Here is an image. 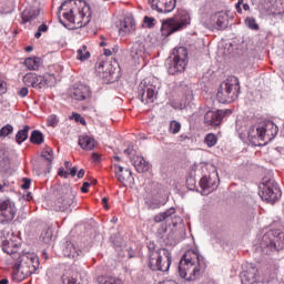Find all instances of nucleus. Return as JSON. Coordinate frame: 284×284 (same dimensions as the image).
<instances>
[{
    "mask_svg": "<svg viewBox=\"0 0 284 284\" xmlns=\"http://www.w3.org/2000/svg\"><path fill=\"white\" fill-rule=\"evenodd\" d=\"M205 265V260L199 251L187 250L179 263V274L185 281H196L201 276V268Z\"/></svg>",
    "mask_w": 284,
    "mask_h": 284,
    "instance_id": "f257e3e1",
    "label": "nucleus"
},
{
    "mask_svg": "<svg viewBox=\"0 0 284 284\" xmlns=\"http://www.w3.org/2000/svg\"><path fill=\"white\" fill-rule=\"evenodd\" d=\"M13 265V278L16 281H24L28 276H32L39 270V256L34 253H20V256L11 262Z\"/></svg>",
    "mask_w": 284,
    "mask_h": 284,
    "instance_id": "f03ea898",
    "label": "nucleus"
},
{
    "mask_svg": "<svg viewBox=\"0 0 284 284\" xmlns=\"http://www.w3.org/2000/svg\"><path fill=\"white\" fill-rule=\"evenodd\" d=\"M149 267L152 272H168L172 265V253L168 248L156 247L154 242H149L146 245Z\"/></svg>",
    "mask_w": 284,
    "mask_h": 284,
    "instance_id": "7ed1b4c3",
    "label": "nucleus"
},
{
    "mask_svg": "<svg viewBox=\"0 0 284 284\" xmlns=\"http://www.w3.org/2000/svg\"><path fill=\"white\" fill-rule=\"evenodd\" d=\"M280 250H284V231L278 229L267 231L256 247L257 254L262 256H270Z\"/></svg>",
    "mask_w": 284,
    "mask_h": 284,
    "instance_id": "20e7f679",
    "label": "nucleus"
},
{
    "mask_svg": "<svg viewBox=\"0 0 284 284\" xmlns=\"http://www.w3.org/2000/svg\"><path fill=\"white\" fill-rule=\"evenodd\" d=\"M241 94V82L239 78L231 75L221 83L216 99L219 103H233Z\"/></svg>",
    "mask_w": 284,
    "mask_h": 284,
    "instance_id": "39448f33",
    "label": "nucleus"
},
{
    "mask_svg": "<svg viewBox=\"0 0 284 284\" xmlns=\"http://www.w3.org/2000/svg\"><path fill=\"white\" fill-rule=\"evenodd\" d=\"M60 10H65L62 14L65 21L75 24L77 19H85V12L90 10V7L82 0H67L61 4ZM77 23L79 26L81 22Z\"/></svg>",
    "mask_w": 284,
    "mask_h": 284,
    "instance_id": "423d86ee",
    "label": "nucleus"
},
{
    "mask_svg": "<svg viewBox=\"0 0 284 284\" xmlns=\"http://www.w3.org/2000/svg\"><path fill=\"white\" fill-rule=\"evenodd\" d=\"M187 26H190V13L186 11H178L173 18L162 21V37H170V34H174V32L187 28Z\"/></svg>",
    "mask_w": 284,
    "mask_h": 284,
    "instance_id": "0eeeda50",
    "label": "nucleus"
},
{
    "mask_svg": "<svg viewBox=\"0 0 284 284\" xmlns=\"http://www.w3.org/2000/svg\"><path fill=\"white\" fill-rule=\"evenodd\" d=\"M160 88L161 83H159V79L146 78L142 80L138 87V98L142 103H154Z\"/></svg>",
    "mask_w": 284,
    "mask_h": 284,
    "instance_id": "6e6552de",
    "label": "nucleus"
},
{
    "mask_svg": "<svg viewBox=\"0 0 284 284\" xmlns=\"http://www.w3.org/2000/svg\"><path fill=\"white\" fill-rule=\"evenodd\" d=\"M187 65V49L179 47L173 50L172 55L166 60V69L169 74H179L185 72Z\"/></svg>",
    "mask_w": 284,
    "mask_h": 284,
    "instance_id": "1a4fd4ad",
    "label": "nucleus"
},
{
    "mask_svg": "<svg viewBox=\"0 0 284 284\" xmlns=\"http://www.w3.org/2000/svg\"><path fill=\"white\" fill-rule=\"evenodd\" d=\"M77 192L70 186L61 189V195L55 200V210L59 212H72V207L77 204Z\"/></svg>",
    "mask_w": 284,
    "mask_h": 284,
    "instance_id": "9d476101",
    "label": "nucleus"
},
{
    "mask_svg": "<svg viewBox=\"0 0 284 284\" xmlns=\"http://www.w3.org/2000/svg\"><path fill=\"white\" fill-rule=\"evenodd\" d=\"M258 194L262 201H266V203H276L282 196L281 187H278V183L274 180L265 181L262 186H260Z\"/></svg>",
    "mask_w": 284,
    "mask_h": 284,
    "instance_id": "9b49d317",
    "label": "nucleus"
},
{
    "mask_svg": "<svg viewBox=\"0 0 284 284\" xmlns=\"http://www.w3.org/2000/svg\"><path fill=\"white\" fill-rule=\"evenodd\" d=\"M256 134L260 141H273V139H276V134H278V126L268 120L256 128Z\"/></svg>",
    "mask_w": 284,
    "mask_h": 284,
    "instance_id": "f8f14e48",
    "label": "nucleus"
},
{
    "mask_svg": "<svg viewBox=\"0 0 284 284\" xmlns=\"http://www.w3.org/2000/svg\"><path fill=\"white\" fill-rule=\"evenodd\" d=\"M232 114L231 109L207 111L204 115V125L216 128L223 123L224 116H230Z\"/></svg>",
    "mask_w": 284,
    "mask_h": 284,
    "instance_id": "ddd939ff",
    "label": "nucleus"
},
{
    "mask_svg": "<svg viewBox=\"0 0 284 284\" xmlns=\"http://www.w3.org/2000/svg\"><path fill=\"white\" fill-rule=\"evenodd\" d=\"M2 251L12 258V263L16 258H19L21 254V241L19 237H13L11 240H3L1 244Z\"/></svg>",
    "mask_w": 284,
    "mask_h": 284,
    "instance_id": "4468645a",
    "label": "nucleus"
},
{
    "mask_svg": "<svg viewBox=\"0 0 284 284\" xmlns=\"http://www.w3.org/2000/svg\"><path fill=\"white\" fill-rule=\"evenodd\" d=\"M17 214V207L10 200H0V223H10Z\"/></svg>",
    "mask_w": 284,
    "mask_h": 284,
    "instance_id": "2eb2a0df",
    "label": "nucleus"
},
{
    "mask_svg": "<svg viewBox=\"0 0 284 284\" xmlns=\"http://www.w3.org/2000/svg\"><path fill=\"white\" fill-rule=\"evenodd\" d=\"M22 81L28 88H34L36 90H43V88H48L47 78L37 73H27L22 78Z\"/></svg>",
    "mask_w": 284,
    "mask_h": 284,
    "instance_id": "dca6fc26",
    "label": "nucleus"
},
{
    "mask_svg": "<svg viewBox=\"0 0 284 284\" xmlns=\"http://www.w3.org/2000/svg\"><path fill=\"white\" fill-rule=\"evenodd\" d=\"M219 173H212L211 175H205L200 180V186L202 187V191L204 194H210L219 187Z\"/></svg>",
    "mask_w": 284,
    "mask_h": 284,
    "instance_id": "f3484780",
    "label": "nucleus"
},
{
    "mask_svg": "<svg viewBox=\"0 0 284 284\" xmlns=\"http://www.w3.org/2000/svg\"><path fill=\"white\" fill-rule=\"evenodd\" d=\"M152 10H156V12L168 14V12H172L174 8H176V0H149Z\"/></svg>",
    "mask_w": 284,
    "mask_h": 284,
    "instance_id": "a211bd4d",
    "label": "nucleus"
},
{
    "mask_svg": "<svg viewBox=\"0 0 284 284\" xmlns=\"http://www.w3.org/2000/svg\"><path fill=\"white\" fill-rule=\"evenodd\" d=\"M70 97L75 101H85L90 97V87L84 84H74L70 89Z\"/></svg>",
    "mask_w": 284,
    "mask_h": 284,
    "instance_id": "6ab92c4d",
    "label": "nucleus"
},
{
    "mask_svg": "<svg viewBox=\"0 0 284 284\" xmlns=\"http://www.w3.org/2000/svg\"><path fill=\"white\" fill-rule=\"evenodd\" d=\"M156 236L165 245H174L175 243L174 230L168 227V225H162L158 229Z\"/></svg>",
    "mask_w": 284,
    "mask_h": 284,
    "instance_id": "aec40b11",
    "label": "nucleus"
},
{
    "mask_svg": "<svg viewBox=\"0 0 284 284\" xmlns=\"http://www.w3.org/2000/svg\"><path fill=\"white\" fill-rule=\"evenodd\" d=\"M114 172L118 181L128 185V183H134V178L132 176V171L130 169H124L121 165L114 166Z\"/></svg>",
    "mask_w": 284,
    "mask_h": 284,
    "instance_id": "412c9836",
    "label": "nucleus"
},
{
    "mask_svg": "<svg viewBox=\"0 0 284 284\" xmlns=\"http://www.w3.org/2000/svg\"><path fill=\"white\" fill-rule=\"evenodd\" d=\"M131 57L139 61V59H144L148 57V48H145V40H138L133 43L131 48Z\"/></svg>",
    "mask_w": 284,
    "mask_h": 284,
    "instance_id": "4be33fe9",
    "label": "nucleus"
},
{
    "mask_svg": "<svg viewBox=\"0 0 284 284\" xmlns=\"http://www.w3.org/2000/svg\"><path fill=\"white\" fill-rule=\"evenodd\" d=\"M63 256H67V258H79L83 254V251L81 248L77 247L74 243L67 241L63 244L62 248Z\"/></svg>",
    "mask_w": 284,
    "mask_h": 284,
    "instance_id": "5701e85b",
    "label": "nucleus"
},
{
    "mask_svg": "<svg viewBox=\"0 0 284 284\" xmlns=\"http://www.w3.org/2000/svg\"><path fill=\"white\" fill-rule=\"evenodd\" d=\"M135 28L136 22L134 21V18L126 17L122 22H120L119 34L120 37H125L129 32H134Z\"/></svg>",
    "mask_w": 284,
    "mask_h": 284,
    "instance_id": "b1692460",
    "label": "nucleus"
},
{
    "mask_svg": "<svg viewBox=\"0 0 284 284\" xmlns=\"http://www.w3.org/2000/svg\"><path fill=\"white\" fill-rule=\"evenodd\" d=\"M131 161L136 172L144 173L148 172V170H150V163H148V161H145L143 156H133L131 158Z\"/></svg>",
    "mask_w": 284,
    "mask_h": 284,
    "instance_id": "393cba45",
    "label": "nucleus"
},
{
    "mask_svg": "<svg viewBox=\"0 0 284 284\" xmlns=\"http://www.w3.org/2000/svg\"><path fill=\"white\" fill-rule=\"evenodd\" d=\"M80 148H82V150H94V145L97 144V141H94L93 138H91L90 135H80L79 136V141H78Z\"/></svg>",
    "mask_w": 284,
    "mask_h": 284,
    "instance_id": "a878e982",
    "label": "nucleus"
},
{
    "mask_svg": "<svg viewBox=\"0 0 284 284\" xmlns=\"http://www.w3.org/2000/svg\"><path fill=\"white\" fill-rule=\"evenodd\" d=\"M176 214V209L170 207L165 212L159 213L154 216L155 223H163V221H168V219H172Z\"/></svg>",
    "mask_w": 284,
    "mask_h": 284,
    "instance_id": "bb28decb",
    "label": "nucleus"
},
{
    "mask_svg": "<svg viewBox=\"0 0 284 284\" xmlns=\"http://www.w3.org/2000/svg\"><path fill=\"white\" fill-rule=\"evenodd\" d=\"M216 19V29L215 30H225L227 28V13L219 12L215 13Z\"/></svg>",
    "mask_w": 284,
    "mask_h": 284,
    "instance_id": "cd10ccee",
    "label": "nucleus"
},
{
    "mask_svg": "<svg viewBox=\"0 0 284 284\" xmlns=\"http://www.w3.org/2000/svg\"><path fill=\"white\" fill-rule=\"evenodd\" d=\"M24 65L29 70H39V68H41V58H27L24 60Z\"/></svg>",
    "mask_w": 284,
    "mask_h": 284,
    "instance_id": "c85d7f7f",
    "label": "nucleus"
},
{
    "mask_svg": "<svg viewBox=\"0 0 284 284\" xmlns=\"http://www.w3.org/2000/svg\"><path fill=\"white\" fill-rule=\"evenodd\" d=\"M30 132V126L24 125L22 130H19L16 134V141L18 145H21V143L28 141V133Z\"/></svg>",
    "mask_w": 284,
    "mask_h": 284,
    "instance_id": "c756f323",
    "label": "nucleus"
},
{
    "mask_svg": "<svg viewBox=\"0 0 284 284\" xmlns=\"http://www.w3.org/2000/svg\"><path fill=\"white\" fill-rule=\"evenodd\" d=\"M39 17V10L31 9V10H24L22 12V22L28 23L30 21H34Z\"/></svg>",
    "mask_w": 284,
    "mask_h": 284,
    "instance_id": "7c9ffc66",
    "label": "nucleus"
},
{
    "mask_svg": "<svg viewBox=\"0 0 284 284\" xmlns=\"http://www.w3.org/2000/svg\"><path fill=\"white\" fill-rule=\"evenodd\" d=\"M10 170V159L6 155V151L0 150V172Z\"/></svg>",
    "mask_w": 284,
    "mask_h": 284,
    "instance_id": "2f4dec72",
    "label": "nucleus"
},
{
    "mask_svg": "<svg viewBox=\"0 0 284 284\" xmlns=\"http://www.w3.org/2000/svg\"><path fill=\"white\" fill-rule=\"evenodd\" d=\"M44 141L43 133L39 130H34L31 133L30 136V143H33L34 145H41Z\"/></svg>",
    "mask_w": 284,
    "mask_h": 284,
    "instance_id": "473e14b6",
    "label": "nucleus"
},
{
    "mask_svg": "<svg viewBox=\"0 0 284 284\" xmlns=\"http://www.w3.org/2000/svg\"><path fill=\"white\" fill-rule=\"evenodd\" d=\"M99 284H123V281L118 277L112 276H99L98 277Z\"/></svg>",
    "mask_w": 284,
    "mask_h": 284,
    "instance_id": "72a5a7b5",
    "label": "nucleus"
},
{
    "mask_svg": "<svg viewBox=\"0 0 284 284\" xmlns=\"http://www.w3.org/2000/svg\"><path fill=\"white\" fill-rule=\"evenodd\" d=\"M41 158L47 161L48 165H52V162L54 161V151L48 146L41 152Z\"/></svg>",
    "mask_w": 284,
    "mask_h": 284,
    "instance_id": "f704fd0d",
    "label": "nucleus"
},
{
    "mask_svg": "<svg viewBox=\"0 0 284 284\" xmlns=\"http://www.w3.org/2000/svg\"><path fill=\"white\" fill-rule=\"evenodd\" d=\"M52 237H53L52 230L47 229V230L42 231V233L40 235V241L44 245H50L52 243Z\"/></svg>",
    "mask_w": 284,
    "mask_h": 284,
    "instance_id": "c9c22d12",
    "label": "nucleus"
},
{
    "mask_svg": "<svg viewBox=\"0 0 284 284\" xmlns=\"http://www.w3.org/2000/svg\"><path fill=\"white\" fill-rule=\"evenodd\" d=\"M89 57H90V51H88L87 45H83L81 49L78 50L77 59L79 61H88Z\"/></svg>",
    "mask_w": 284,
    "mask_h": 284,
    "instance_id": "e433bc0d",
    "label": "nucleus"
},
{
    "mask_svg": "<svg viewBox=\"0 0 284 284\" xmlns=\"http://www.w3.org/2000/svg\"><path fill=\"white\" fill-rule=\"evenodd\" d=\"M245 26H246V28H248V30L258 31V29H260L258 23H256V18H254V17H247L245 19Z\"/></svg>",
    "mask_w": 284,
    "mask_h": 284,
    "instance_id": "4c0bfd02",
    "label": "nucleus"
},
{
    "mask_svg": "<svg viewBox=\"0 0 284 284\" xmlns=\"http://www.w3.org/2000/svg\"><path fill=\"white\" fill-rule=\"evenodd\" d=\"M204 141H205L207 148H214V145H216V143L219 142V139L216 138V134L209 133L205 135Z\"/></svg>",
    "mask_w": 284,
    "mask_h": 284,
    "instance_id": "58836bf2",
    "label": "nucleus"
},
{
    "mask_svg": "<svg viewBox=\"0 0 284 284\" xmlns=\"http://www.w3.org/2000/svg\"><path fill=\"white\" fill-rule=\"evenodd\" d=\"M14 132V128L11 124H6L0 129V136L4 139V136H9Z\"/></svg>",
    "mask_w": 284,
    "mask_h": 284,
    "instance_id": "ea45409f",
    "label": "nucleus"
},
{
    "mask_svg": "<svg viewBox=\"0 0 284 284\" xmlns=\"http://www.w3.org/2000/svg\"><path fill=\"white\" fill-rule=\"evenodd\" d=\"M169 132H171V134H179V132H181V123L175 120L171 121Z\"/></svg>",
    "mask_w": 284,
    "mask_h": 284,
    "instance_id": "a19ab883",
    "label": "nucleus"
},
{
    "mask_svg": "<svg viewBox=\"0 0 284 284\" xmlns=\"http://www.w3.org/2000/svg\"><path fill=\"white\" fill-rule=\"evenodd\" d=\"M47 123L50 128H57V125H59V119H57V115L54 114L49 115L47 119Z\"/></svg>",
    "mask_w": 284,
    "mask_h": 284,
    "instance_id": "79ce46f5",
    "label": "nucleus"
},
{
    "mask_svg": "<svg viewBox=\"0 0 284 284\" xmlns=\"http://www.w3.org/2000/svg\"><path fill=\"white\" fill-rule=\"evenodd\" d=\"M42 32H48V24L42 23L38 27V31L34 34L36 39H41V33Z\"/></svg>",
    "mask_w": 284,
    "mask_h": 284,
    "instance_id": "37998d69",
    "label": "nucleus"
},
{
    "mask_svg": "<svg viewBox=\"0 0 284 284\" xmlns=\"http://www.w3.org/2000/svg\"><path fill=\"white\" fill-rule=\"evenodd\" d=\"M71 119L75 121V123H81V125H85V118L81 116L79 113H72Z\"/></svg>",
    "mask_w": 284,
    "mask_h": 284,
    "instance_id": "c03bdc74",
    "label": "nucleus"
},
{
    "mask_svg": "<svg viewBox=\"0 0 284 284\" xmlns=\"http://www.w3.org/2000/svg\"><path fill=\"white\" fill-rule=\"evenodd\" d=\"M29 93H30V90H28V87H22L17 92L18 97H20L21 99H26V97H28Z\"/></svg>",
    "mask_w": 284,
    "mask_h": 284,
    "instance_id": "a18cd8bd",
    "label": "nucleus"
},
{
    "mask_svg": "<svg viewBox=\"0 0 284 284\" xmlns=\"http://www.w3.org/2000/svg\"><path fill=\"white\" fill-rule=\"evenodd\" d=\"M216 14L211 16L209 22H207V28H210V30H216Z\"/></svg>",
    "mask_w": 284,
    "mask_h": 284,
    "instance_id": "49530a36",
    "label": "nucleus"
},
{
    "mask_svg": "<svg viewBox=\"0 0 284 284\" xmlns=\"http://www.w3.org/2000/svg\"><path fill=\"white\" fill-rule=\"evenodd\" d=\"M62 283L63 284H79V283H77V278L70 277L68 275L62 276Z\"/></svg>",
    "mask_w": 284,
    "mask_h": 284,
    "instance_id": "de8ad7c7",
    "label": "nucleus"
},
{
    "mask_svg": "<svg viewBox=\"0 0 284 284\" xmlns=\"http://www.w3.org/2000/svg\"><path fill=\"white\" fill-rule=\"evenodd\" d=\"M110 65V63L104 62V61H100L97 63V70L98 72H105V68Z\"/></svg>",
    "mask_w": 284,
    "mask_h": 284,
    "instance_id": "09e8293b",
    "label": "nucleus"
},
{
    "mask_svg": "<svg viewBox=\"0 0 284 284\" xmlns=\"http://www.w3.org/2000/svg\"><path fill=\"white\" fill-rule=\"evenodd\" d=\"M154 18L152 17H144V23L146 24L148 28H154Z\"/></svg>",
    "mask_w": 284,
    "mask_h": 284,
    "instance_id": "8fccbe9b",
    "label": "nucleus"
},
{
    "mask_svg": "<svg viewBox=\"0 0 284 284\" xmlns=\"http://www.w3.org/2000/svg\"><path fill=\"white\" fill-rule=\"evenodd\" d=\"M23 184L21 185L22 190H30V185L32 183V180L28 178L22 179Z\"/></svg>",
    "mask_w": 284,
    "mask_h": 284,
    "instance_id": "3c124183",
    "label": "nucleus"
},
{
    "mask_svg": "<svg viewBox=\"0 0 284 284\" xmlns=\"http://www.w3.org/2000/svg\"><path fill=\"white\" fill-rule=\"evenodd\" d=\"M6 92H8V84L6 81L0 80V95L6 94Z\"/></svg>",
    "mask_w": 284,
    "mask_h": 284,
    "instance_id": "603ef678",
    "label": "nucleus"
},
{
    "mask_svg": "<svg viewBox=\"0 0 284 284\" xmlns=\"http://www.w3.org/2000/svg\"><path fill=\"white\" fill-rule=\"evenodd\" d=\"M124 154H126V156H130L132 159V154H134V145L130 144L128 149L124 150Z\"/></svg>",
    "mask_w": 284,
    "mask_h": 284,
    "instance_id": "864d4df0",
    "label": "nucleus"
},
{
    "mask_svg": "<svg viewBox=\"0 0 284 284\" xmlns=\"http://www.w3.org/2000/svg\"><path fill=\"white\" fill-rule=\"evenodd\" d=\"M58 174H59V176H63L64 179H68V176H70V172H68L63 169H60Z\"/></svg>",
    "mask_w": 284,
    "mask_h": 284,
    "instance_id": "5fc2aeb1",
    "label": "nucleus"
},
{
    "mask_svg": "<svg viewBox=\"0 0 284 284\" xmlns=\"http://www.w3.org/2000/svg\"><path fill=\"white\" fill-rule=\"evenodd\" d=\"M90 185H91L90 182H84L81 187V192H83V194L88 193V189L90 187Z\"/></svg>",
    "mask_w": 284,
    "mask_h": 284,
    "instance_id": "6e6d98bb",
    "label": "nucleus"
},
{
    "mask_svg": "<svg viewBox=\"0 0 284 284\" xmlns=\"http://www.w3.org/2000/svg\"><path fill=\"white\" fill-rule=\"evenodd\" d=\"M92 161L99 163V161H101V155H99V153H92Z\"/></svg>",
    "mask_w": 284,
    "mask_h": 284,
    "instance_id": "4d7b16f0",
    "label": "nucleus"
},
{
    "mask_svg": "<svg viewBox=\"0 0 284 284\" xmlns=\"http://www.w3.org/2000/svg\"><path fill=\"white\" fill-rule=\"evenodd\" d=\"M79 172V169L77 166H73L71 170H70V176H77V173Z\"/></svg>",
    "mask_w": 284,
    "mask_h": 284,
    "instance_id": "13d9d810",
    "label": "nucleus"
},
{
    "mask_svg": "<svg viewBox=\"0 0 284 284\" xmlns=\"http://www.w3.org/2000/svg\"><path fill=\"white\" fill-rule=\"evenodd\" d=\"M78 179H83V176H85V170L81 169L78 174H77Z\"/></svg>",
    "mask_w": 284,
    "mask_h": 284,
    "instance_id": "bf43d9fd",
    "label": "nucleus"
},
{
    "mask_svg": "<svg viewBox=\"0 0 284 284\" xmlns=\"http://www.w3.org/2000/svg\"><path fill=\"white\" fill-rule=\"evenodd\" d=\"M102 204L105 210H108L110 206H108V197L102 199Z\"/></svg>",
    "mask_w": 284,
    "mask_h": 284,
    "instance_id": "052dcab7",
    "label": "nucleus"
},
{
    "mask_svg": "<svg viewBox=\"0 0 284 284\" xmlns=\"http://www.w3.org/2000/svg\"><path fill=\"white\" fill-rule=\"evenodd\" d=\"M104 55H105V57H112V50H110V49H104Z\"/></svg>",
    "mask_w": 284,
    "mask_h": 284,
    "instance_id": "680f3d73",
    "label": "nucleus"
},
{
    "mask_svg": "<svg viewBox=\"0 0 284 284\" xmlns=\"http://www.w3.org/2000/svg\"><path fill=\"white\" fill-rule=\"evenodd\" d=\"M64 168H65L67 170H70V168H72V162L65 161V162H64Z\"/></svg>",
    "mask_w": 284,
    "mask_h": 284,
    "instance_id": "e2e57ef3",
    "label": "nucleus"
},
{
    "mask_svg": "<svg viewBox=\"0 0 284 284\" xmlns=\"http://www.w3.org/2000/svg\"><path fill=\"white\" fill-rule=\"evenodd\" d=\"M235 8L239 14H243V9L241 8V4H235Z\"/></svg>",
    "mask_w": 284,
    "mask_h": 284,
    "instance_id": "0e129e2a",
    "label": "nucleus"
},
{
    "mask_svg": "<svg viewBox=\"0 0 284 284\" xmlns=\"http://www.w3.org/2000/svg\"><path fill=\"white\" fill-rule=\"evenodd\" d=\"M272 278H274V274L270 275V277L264 278L263 283H270V281H272Z\"/></svg>",
    "mask_w": 284,
    "mask_h": 284,
    "instance_id": "69168bd1",
    "label": "nucleus"
},
{
    "mask_svg": "<svg viewBox=\"0 0 284 284\" xmlns=\"http://www.w3.org/2000/svg\"><path fill=\"white\" fill-rule=\"evenodd\" d=\"M59 21L64 28H70V24L65 23L63 19L60 18Z\"/></svg>",
    "mask_w": 284,
    "mask_h": 284,
    "instance_id": "338daca9",
    "label": "nucleus"
},
{
    "mask_svg": "<svg viewBox=\"0 0 284 284\" xmlns=\"http://www.w3.org/2000/svg\"><path fill=\"white\" fill-rule=\"evenodd\" d=\"M8 283H9L8 278L0 280V284H8Z\"/></svg>",
    "mask_w": 284,
    "mask_h": 284,
    "instance_id": "774afa93",
    "label": "nucleus"
}]
</instances>
